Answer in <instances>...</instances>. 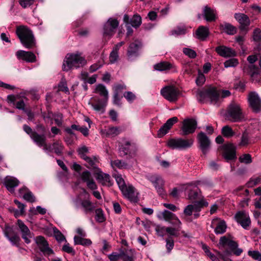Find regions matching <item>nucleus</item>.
<instances>
[{
	"instance_id": "4d7b16f0",
	"label": "nucleus",
	"mask_w": 261,
	"mask_h": 261,
	"mask_svg": "<svg viewBox=\"0 0 261 261\" xmlns=\"http://www.w3.org/2000/svg\"><path fill=\"white\" fill-rule=\"evenodd\" d=\"M253 39L256 42L261 41V30L258 29H255L253 33Z\"/></svg>"
},
{
	"instance_id": "4be33fe9",
	"label": "nucleus",
	"mask_w": 261,
	"mask_h": 261,
	"mask_svg": "<svg viewBox=\"0 0 261 261\" xmlns=\"http://www.w3.org/2000/svg\"><path fill=\"white\" fill-rule=\"evenodd\" d=\"M81 178L83 181L86 183L88 188L90 189L95 190L97 189L96 182L89 171H83L81 174Z\"/></svg>"
},
{
	"instance_id": "7ed1b4c3",
	"label": "nucleus",
	"mask_w": 261,
	"mask_h": 261,
	"mask_svg": "<svg viewBox=\"0 0 261 261\" xmlns=\"http://www.w3.org/2000/svg\"><path fill=\"white\" fill-rule=\"evenodd\" d=\"M94 92L98 93L103 98L93 97L91 98V101L89 102V105H91L95 111L103 113L109 99L108 91L103 85L99 84L96 85Z\"/></svg>"
},
{
	"instance_id": "bb28decb",
	"label": "nucleus",
	"mask_w": 261,
	"mask_h": 261,
	"mask_svg": "<svg viewBox=\"0 0 261 261\" xmlns=\"http://www.w3.org/2000/svg\"><path fill=\"white\" fill-rule=\"evenodd\" d=\"M16 56L18 59L24 60L27 62L34 63L36 61V56L31 51L19 50L16 53Z\"/></svg>"
},
{
	"instance_id": "6ab92c4d",
	"label": "nucleus",
	"mask_w": 261,
	"mask_h": 261,
	"mask_svg": "<svg viewBox=\"0 0 261 261\" xmlns=\"http://www.w3.org/2000/svg\"><path fill=\"white\" fill-rule=\"evenodd\" d=\"M207 202L201 200L199 201L195 202L193 204L188 205L184 209V213L185 215L190 216L192 215L193 211L199 212L201 207L207 206Z\"/></svg>"
},
{
	"instance_id": "49530a36",
	"label": "nucleus",
	"mask_w": 261,
	"mask_h": 261,
	"mask_svg": "<svg viewBox=\"0 0 261 261\" xmlns=\"http://www.w3.org/2000/svg\"><path fill=\"white\" fill-rule=\"evenodd\" d=\"M115 180L117 182V184L118 185V187L120 189V190L121 191L123 190L125 187H126V185H125L124 180L122 178L121 175L120 174H115L114 175Z\"/></svg>"
},
{
	"instance_id": "4c0bfd02",
	"label": "nucleus",
	"mask_w": 261,
	"mask_h": 261,
	"mask_svg": "<svg viewBox=\"0 0 261 261\" xmlns=\"http://www.w3.org/2000/svg\"><path fill=\"white\" fill-rule=\"evenodd\" d=\"M81 204L83 207L85 213L91 212L94 209L93 204L88 199L82 200Z\"/></svg>"
},
{
	"instance_id": "412c9836",
	"label": "nucleus",
	"mask_w": 261,
	"mask_h": 261,
	"mask_svg": "<svg viewBox=\"0 0 261 261\" xmlns=\"http://www.w3.org/2000/svg\"><path fill=\"white\" fill-rule=\"evenodd\" d=\"M17 224L21 233L22 239L27 244H29L31 242L30 239L33 237L32 233L28 226L21 220H18Z\"/></svg>"
},
{
	"instance_id": "37998d69",
	"label": "nucleus",
	"mask_w": 261,
	"mask_h": 261,
	"mask_svg": "<svg viewBox=\"0 0 261 261\" xmlns=\"http://www.w3.org/2000/svg\"><path fill=\"white\" fill-rule=\"evenodd\" d=\"M221 133L226 138H230L235 135V133L228 125L223 126L221 129Z\"/></svg>"
},
{
	"instance_id": "39448f33",
	"label": "nucleus",
	"mask_w": 261,
	"mask_h": 261,
	"mask_svg": "<svg viewBox=\"0 0 261 261\" xmlns=\"http://www.w3.org/2000/svg\"><path fill=\"white\" fill-rule=\"evenodd\" d=\"M87 61L81 53L68 54L63 64V70L68 71L72 68H78L85 66Z\"/></svg>"
},
{
	"instance_id": "2f4dec72",
	"label": "nucleus",
	"mask_w": 261,
	"mask_h": 261,
	"mask_svg": "<svg viewBox=\"0 0 261 261\" xmlns=\"http://www.w3.org/2000/svg\"><path fill=\"white\" fill-rule=\"evenodd\" d=\"M141 46V43L139 41H135L130 44L127 50V56L129 59L138 56V51Z\"/></svg>"
},
{
	"instance_id": "20e7f679",
	"label": "nucleus",
	"mask_w": 261,
	"mask_h": 261,
	"mask_svg": "<svg viewBox=\"0 0 261 261\" xmlns=\"http://www.w3.org/2000/svg\"><path fill=\"white\" fill-rule=\"evenodd\" d=\"M16 34L21 43L25 48H32L36 45V41L32 31L27 27L20 25L17 27Z\"/></svg>"
},
{
	"instance_id": "f257e3e1",
	"label": "nucleus",
	"mask_w": 261,
	"mask_h": 261,
	"mask_svg": "<svg viewBox=\"0 0 261 261\" xmlns=\"http://www.w3.org/2000/svg\"><path fill=\"white\" fill-rule=\"evenodd\" d=\"M226 245L229 247L230 250L226 249L223 252L215 250L219 257L212 253L210 251L208 247L206 245L203 244L202 248L205 254L212 261H220L219 258H221L223 261H232L229 258V256L231 255L232 253L236 256H239L243 252V250L238 248V243L232 240V238L230 235L221 237L218 244V247L221 250L224 249Z\"/></svg>"
},
{
	"instance_id": "393cba45",
	"label": "nucleus",
	"mask_w": 261,
	"mask_h": 261,
	"mask_svg": "<svg viewBox=\"0 0 261 261\" xmlns=\"http://www.w3.org/2000/svg\"><path fill=\"white\" fill-rule=\"evenodd\" d=\"M178 118L176 117H173L169 119L159 129L158 132V136L159 137H162L165 135L172 127L173 125L176 123Z\"/></svg>"
},
{
	"instance_id": "bf43d9fd",
	"label": "nucleus",
	"mask_w": 261,
	"mask_h": 261,
	"mask_svg": "<svg viewBox=\"0 0 261 261\" xmlns=\"http://www.w3.org/2000/svg\"><path fill=\"white\" fill-rule=\"evenodd\" d=\"M261 180V177L258 176L254 178H251L246 184L248 187H253L257 185Z\"/></svg>"
},
{
	"instance_id": "f3484780",
	"label": "nucleus",
	"mask_w": 261,
	"mask_h": 261,
	"mask_svg": "<svg viewBox=\"0 0 261 261\" xmlns=\"http://www.w3.org/2000/svg\"><path fill=\"white\" fill-rule=\"evenodd\" d=\"M121 191L124 196L130 201L137 202L138 201L139 193L133 186H126V187Z\"/></svg>"
},
{
	"instance_id": "680f3d73",
	"label": "nucleus",
	"mask_w": 261,
	"mask_h": 261,
	"mask_svg": "<svg viewBox=\"0 0 261 261\" xmlns=\"http://www.w3.org/2000/svg\"><path fill=\"white\" fill-rule=\"evenodd\" d=\"M205 81V77L204 75L201 73V72L199 70L198 76L196 80V83L197 85L201 86L202 85Z\"/></svg>"
},
{
	"instance_id": "f03ea898",
	"label": "nucleus",
	"mask_w": 261,
	"mask_h": 261,
	"mask_svg": "<svg viewBox=\"0 0 261 261\" xmlns=\"http://www.w3.org/2000/svg\"><path fill=\"white\" fill-rule=\"evenodd\" d=\"M230 95L229 91L225 90L222 91L220 95L219 92L214 87H209L197 92L196 97L201 102H210L211 104L219 106L222 99Z\"/></svg>"
},
{
	"instance_id": "f8f14e48",
	"label": "nucleus",
	"mask_w": 261,
	"mask_h": 261,
	"mask_svg": "<svg viewBox=\"0 0 261 261\" xmlns=\"http://www.w3.org/2000/svg\"><path fill=\"white\" fill-rule=\"evenodd\" d=\"M197 141L199 147L203 154H207L210 149L211 144L208 137L205 133L201 132L197 135Z\"/></svg>"
},
{
	"instance_id": "5701e85b",
	"label": "nucleus",
	"mask_w": 261,
	"mask_h": 261,
	"mask_svg": "<svg viewBox=\"0 0 261 261\" xmlns=\"http://www.w3.org/2000/svg\"><path fill=\"white\" fill-rule=\"evenodd\" d=\"M234 18L240 24V29L242 31L247 32L248 31V27L250 23L249 17L243 13H236L234 14Z\"/></svg>"
},
{
	"instance_id": "2eb2a0df",
	"label": "nucleus",
	"mask_w": 261,
	"mask_h": 261,
	"mask_svg": "<svg viewBox=\"0 0 261 261\" xmlns=\"http://www.w3.org/2000/svg\"><path fill=\"white\" fill-rule=\"evenodd\" d=\"M248 99L250 107L254 112L258 113L261 110V100L256 92H250Z\"/></svg>"
},
{
	"instance_id": "f704fd0d",
	"label": "nucleus",
	"mask_w": 261,
	"mask_h": 261,
	"mask_svg": "<svg viewBox=\"0 0 261 261\" xmlns=\"http://www.w3.org/2000/svg\"><path fill=\"white\" fill-rule=\"evenodd\" d=\"M173 68V65L168 62H161L154 65L155 70L164 71Z\"/></svg>"
},
{
	"instance_id": "4468645a",
	"label": "nucleus",
	"mask_w": 261,
	"mask_h": 261,
	"mask_svg": "<svg viewBox=\"0 0 261 261\" xmlns=\"http://www.w3.org/2000/svg\"><path fill=\"white\" fill-rule=\"evenodd\" d=\"M149 180L153 185L159 195L162 196L166 195V192L164 190L165 181L160 176L153 175L150 177Z\"/></svg>"
},
{
	"instance_id": "864d4df0",
	"label": "nucleus",
	"mask_w": 261,
	"mask_h": 261,
	"mask_svg": "<svg viewBox=\"0 0 261 261\" xmlns=\"http://www.w3.org/2000/svg\"><path fill=\"white\" fill-rule=\"evenodd\" d=\"M118 50H115L113 48L112 51L110 53L109 60L111 63H114L118 59Z\"/></svg>"
},
{
	"instance_id": "603ef678",
	"label": "nucleus",
	"mask_w": 261,
	"mask_h": 261,
	"mask_svg": "<svg viewBox=\"0 0 261 261\" xmlns=\"http://www.w3.org/2000/svg\"><path fill=\"white\" fill-rule=\"evenodd\" d=\"M111 165L113 168L116 167L120 169L126 168L127 167V164L125 162L119 160L112 162Z\"/></svg>"
},
{
	"instance_id": "0eeeda50",
	"label": "nucleus",
	"mask_w": 261,
	"mask_h": 261,
	"mask_svg": "<svg viewBox=\"0 0 261 261\" xmlns=\"http://www.w3.org/2000/svg\"><path fill=\"white\" fill-rule=\"evenodd\" d=\"M194 143L193 139H182L174 138L169 139L166 143L167 146L172 149L185 150L190 148Z\"/></svg>"
},
{
	"instance_id": "b1692460",
	"label": "nucleus",
	"mask_w": 261,
	"mask_h": 261,
	"mask_svg": "<svg viewBox=\"0 0 261 261\" xmlns=\"http://www.w3.org/2000/svg\"><path fill=\"white\" fill-rule=\"evenodd\" d=\"M178 118L176 117H173L169 119L159 129L158 132V136L159 137H162L165 135L172 127L173 125L176 123Z\"/></svg>"
},
{
	"instance_id": "de8ad7c7",
	"label": "nucleus",
	"mask_w": 261,
	"mask_h": 261,
	"mask_svg": "<svg viewBox=\"0 0 261 261\" xmlns=\"http://www.w3.org/2000/svg\"><path fill=\"white\" fill-rule=\"evenodd\" d=\"M95 220L99 223H102L105 221L103 212L101 208H97L95 210Z\"/></svg>"
},
{
	"instance_id": "423d86ee",
	"label": "nucleus",
	"mask_w": 261,
	"mask_h": 261,
	"mask_svg": "<svg viewBox=\"0 0 261 261\" xmlns=\"http://www.w3.org/2000/svg\"><path fill=\"white\" fill-rule=\"evenodd\" d=\"M225 117L227 120L236 122L244 119V115L240 105L235 102H231L228 106Z\"/></svg>"
},
{
	"instance_id": "a211bd4d",
	"label": "nucleus",
	"mask_w": 261,
	"mask_h": 261,
	"mask_svg": "<svg viewBox=\"0 0 261 261\" xmlns=\"http://www.w3.org/2000/svg\"><path fill=\"white\" fill-rule=\"evenodd\" d=\"M236 221L239 223L243 228L247 229L251 223V221L248 213L244 211H239L234 216Z\"/></svg>"
},
{
	"instance_id": "8fccbe9b",
	"label": "nucleus",
	"mask_w": 261,
	"mask_h": 261,
	"mask_svg": "<svg viewBox=\"0 0 261 261\" xmlns=\"http://www.w3.org/2000/svg\"><path fill=\"white\" fill-rule=\"evenodd\" d=\"M249 140L248 133L246 131H245L242 134L239 145L242 146H246L249 144Z\"/></svg>"
},
{
	"instance_id": "7c9ffc66",
	"label": "nucleus",
	"mask_w": 261,
	"mask_h": 261,
	"mask_svg": "<svg viewBox=\"0 0 261 261\" xmlns=\"http://www.w3.org/2000/svg\"><path fill=\"white\" fill-rule=\"evenodd\" d=\"M4 182L7 190L11 193L14 192V188L19 184L18 180L14 177H7Z\"/></svg>"
},
{
	"instance_id": "aec40b11",
	"label": "nucleus",
	"mask_w": 261,
	"mask_h": 261,
	"mask_svg": "<svg viewBox=\"0 0 261 261\" xmlns=\"http://www.w3.org/2000/svg\"><path fill=\"white\" fill-rule=\"evenodd\" d=\"M186 193L188 198L192 201L199 199L201 197L200 191L195 185H189L187 186L186 189Z\"/></svg>"
},
{
	"instance_id": "3c124183",
	"label": "nucleus",
	"mask_w": 261,
	"mask_h": 261,
	"mask_svg": "<svg viewBox=\"0 0 261 261\" xmlns=\"http://www.w3.org/2000/svg\"><path fill=\"white\" fill-rule=\"evenodd\" d=\"M239 161L241 163L246 164H250L252 162L251 156L249 154H244L239 157Z\"/></svg>"
},
{
	"instance_id": "a878e982",
	"label": "nucleus",
	"mask_w": 261,
	"mask_h": 261,
	"mask_svg": "<svg viewBox=\"0 0 261 261\" xmlns=\"http://www.w3.org/2000/svg\"><path fill=\"white\" fill-rule=\"evenodd\" d=\"M222 148L224 150L223 156L226 160H231L236 158V147L232 144H225Z\"/></svg>"
},
{
	"instance_id": "c85d7f7f",
	"label": "nucleus",
	"mask_w": 261,
	"mask_h": 261,
	"mask_svg": "<svg viewBox=\"0 0 261 261\" xmlns=\"http://www.w3.org/2000/svg\"><path fill=\"white\" fill-rule=\"evenodd\" d=\"M215 50L219 55L224 58L232 57L236 56V53L233 49L223 45L217 47Z\"/></svg>"
},
{
	"instance_id": "a19ab883",
	"label": "nucleus",
	"mask_w": 261,
	"mask_h": 261,
	"mask_svg": "<svg viewBox=\"0 0 261 261\" xmlns=\"http://www.w3.org/2000/svg\"><path fill=\"white\" fill-rule=\"evenodd\" d=\"M74 243L75 245L89 246L92 244V242L89 239H85L82 237L75 236L74 237Z\"/></svg>"
},
{
	"instance_id": "cd10ccee",
	"label": "nucleus",
	"mask_w": 261,
	"mask_h": 261,
	"mask_svg": "<svg viewBox=\"0 0 261 261\" xmlns=\"http://www.w3.org/2000/svg\"><path fill=\"white\" fill-rule=\"evenodd\" d=\"M97 172L96 173V178L98 181L103 186H111L112 185V182L111 180L110 175L102 172L99 168L97 169Z\"/></svg>"
},
{
	"instance_id": "ddd939ff",
	"label": "nucleus",
	"mask_w": 261,
	"mask_h": 261,
	"mask_svg": "<svg viewBox=\"0 0 261 261\" xmlns=\"http://www.w3.org/2000/svg\"><path fill=\"white\" fill-rule=\"evenodd\" d=\"M35 241L44 255L48 256L54 254V251L49 247L47 242L43 237L37 236L35 238Z\"/></svg>"
},
{
	"instance_id": "774afa93",
	"label": "nucleus",
	"mask_w": 261,
	"mask_h": 261,
	"mask_svg": "<svg viewBox=\"0 0 261 261\" xmlns=\"http://www.w3.org/2000/svg\"><path fill=\"white\" fill-rule=\"evenodd\" d=\"M34 2V0H19L20 5L23 8L30 7L33 4Z\"/></svg>"
},
{
	"instance_id": "5fc2aeb1",
	"label": "nucleus",
	"mask_w": 261,
	"mask_h": 261,
	"mask_svg": "<svg viewBox=\"0 0 261 261\" xmlns=\"http://www.w3.org/2000/svg\"><path fill=\"white\" fill-rule=\"evenodd\" d=\"M248 254L254 259L261 261V253L258 251L249 250L248 252Z\"/></svg>"
},
{
	"instance_id": "09e8293b",
	"label": "nucleus",
	"mask_w": 261,
	"mask_h": 261,
	"mask_svg": "<svg viewBox=\"0 0 261 261\" xmlns=\"http://www.w3.org/2000/svg\"><path fill=\"white\" fill-rule=\"evenodd\" d=\"M239 64L238 60L236 58H231L226 60L224 63V65L225 68L234 67Z\"/></svg>"
},
{
	"instance_id": "dca6fc26",
	"label": "nucleus",
	"mask_w": 261,
	"mask_h": 261,
	"mask_svg": "<svg viewBox=\"0 0 261 261\" xmlns=\"http://www.w3.org/2000/svg\"><path fill=\"white\" fill-rule=\"evenodd\" d=\"M197 122L194 119H187L184 120L181 127L182 135H188L193 133L196 128Z\"/></svg>"
},
{
	"instance_id": "58836bf2",
	"label": "nucleus",
	"mask_w": 261,
	"mask_h": 261,
	"mask_svg": "<svg viewBox=\"0 0 261 261\" xmlns=\"http://www.w3.org/2000/svg\"><path fill=\"white\" fill-rule=\"evenodd\" d=\"M88 164L87 166L89 168L98 169L97 167V164L98 163V158L96 156L89 157L87 156L85 159H83Z\"/></svg>"
},
{
	"instance_id": "6e6d98bb",
	"label": "nucleus",
	"mask_w": 261,
	"mask_h": 261,
	"mask_svg": "<svg viewBox=\"0 0 261 261\" xmlns=\"http://www.w3.org/2000/svg\"><path fill=\"white\" fill-rule=\"evenodd\" d=\"M183 53L191 59L196 58L197 56L196 53L194 50L189 48H184Z\"/></svg>"
},
{
	"instance_id": "e433bc0d",
	"label": "nucleus",
	"mask_w": 261,
	"mask_h": 261,
	"mask_svg": "<svg viewBox=\"0 0 261 261\" xmlns=\"http://www.w3.org/2000/svg\"><path fill=\"white\" fill-rule=\"evenodd\" d=\"M221 27L228 35H232L237 33V28L229 23L224 22L221 25Z\"/></svg>"
},
{
	"instance_id": "c03bdc74",
	"label": "nucleus",
	"mask_w": 261,
	"mask_h": 261,
	"mask_svg": "<svg viewBox=\"0 0 261 261\" xmlns=\"http://www.w3.org/2000/svg\"><path fill=\"white\" fill-rule=\"evenodd\" d=\"M175 227H166V233L168 234L170 237H178V231L180 228L181 225L179 227L178 226H174Z\"/></svg>"
},
{
	"instance_id": "473e14b6",
	"label": "nucleus",
	"mask_w": 261,
	"mask_h": 261,
	"mask_svg": "<svg viewBox=\"0 0 261 261\" xmlns=\"http://www.w3.org/2000/svg\"><path fill=\"white\" fill-rule=\"evenodd\" d=\"M203 15L207 21H214L217 18L216 11L207 6L203 8Z\"/></svg>"
},
{
	"instance_id": "a18cd8bd",
	"label": "nucleus",
	"mask_w": 261,
	"mask_h": 261,
	"mask_svg": "<svg viewBox=\"0 0 261 261\" xmlns=\"http://www.w3.org/2000/svg\"><path fill=\"white\" fill-rule=\"evenodd\" d=\"M142 19L140 15H134L130 20V24L134 28H138L141 24Z\"/></svg>"
},
{
	"instance_id": "c9c22d12",
	"label": "nucleus",
	"mask_w": 261,
	"mask_h": 261,
	"mask_svg": "<svg viewBox=\"0 0 261 261\" xmlns=\"http://www.w3.org/2000/svg\"><path fill=\"white\" fill-rule=\"evenodd\" d=\"M227 226L224 220H219L215 228V233L217 234L224 233L226 230Z\"/></svg>"
},
{
	"instance_id": "6e6552de",
	"label": "nucleus",
	"mask_w": 261,
	"mask_h": 261,
	"mask_svg": "<svg viewBox=\"0 0 261 261\" xmlns=\"http://www.w3.org/2000/svg\"><path fill=\"white\" fill-rule=\"evenodd\" d=\"M24 131L30 135L31 139L39 147H44L45 149H49L46 146V137L44 134H39L37 132L33 131L32 129L28 125L24 124L23 126Z\"/></svg>"
},
{
	"instance_id": "13d9d810",
	"label": "nucleus",
	"mask_w": 261,
	"mask_h": 261,
	"mask_svg": "<svg viewBox=\"0 0 261 261\" xmlns=\"http://www.w3.org/2000/svg\"><path fill=\"white\" fill-rule=\"evenodd\" d=\"M123 96L130 103L133 102L136 98L135 94L130 91L125 92L123 93Z\"/></svg>"
},
{
	"instance_id": "0e129e2a",
	"label": "nucleus",
	"mask_w": 261,
	"mask_h": 261,
	"mask_svg": "<svg viewBox=\"0 0 261 261\" xmlns=\"http://www.w3.org/2000/svg\"><path fill=\"white\" fill-rule=\"evenodd\" d=\"M251 69L250 72V76L252 79V81H257L256 77L258 74V69L256 67H255L254 65H251L250 67Z\"/></svg>"
},
{
	"instance_id": "72a5a7b5",
	"label": "nucleus",
	"mask_w": 261,
	"mask_h": 261,
	"mask_svg": "<svg viewBox=\"0 0 261 261\" xmlns=\"http://www.w3.org/2000/svg\"><path fill=\"white\" fill-rule=\"evenodd\" d=\"M196 34L198 39L204 40L208 35V28L206 27L200 26L196 31Z\"/></svg>"
},
{
	"instance_id": "052dcab7",
	"label": "nucleus",
	"mask_w": 261,
	"mask_h": 261,
	"mask_svg": "<svg viewBox=\"0 0 261 261\" xmlns=\"http://www.w3.org/2000/svg\"><path fill=\"white\" fill-rule=\"evenodd\" d=\"M186 32V29L184 27H178L171 31L172 35H184Z\"/></svg>"
},
{
	"instance_id": "1a4fd4ad",
	"label": "nucleus",
	"mask_w": 261,
	"mask_h": 261,
	"mask_svg": "<svg viewBox=\"0 0 261 261\" xmlns=\"http://www.w3.org/2000/svg\"><path fill=\"white\" fill-rule=\"evenodd\" d=\"M161 95L170 102L176 101L179 95V91L176 87L172 86H166L161 90Z\"/></svg>"
},
{
	"instance_id": "9d476101",
	"label": "nucleus",
	"mask_w": 261,
	"mask_h": 261,
	"mask_svg": "<svg viewBox=\"0 0 261 261\" xmlns=\"http://www.w3.org/2000/svg\"><path fill=\"white\" fill-rule=\"evenodd\" d=\"M157 217L160 220L169 222L174 226H178L179 227L180 225H181V221L176 215L169 211L164 210L162 212H159Z\"/></svg>"
},
{
	"instance_id": "9b49d317",
	"label": "nucleus",
	"mask_w": 261,
	"mask_h": 261,
	"mask_svg": "<svg viewBox=\"0 0 261 261\" xmlns=\"http://www.w3.org/2000/svg\"><path fill=\"white\" fill-rule=\"evenodd\" d=\"M119 24L116 19L110 18L103 25V36L111 37L114 35Z\"/></svg>"
},
{
	"instance_id": "69168bd1",
	"label": "nucleus",
	"mask_w": 261,
	"mask_h": 261,
	"mask_svg": "<svg viewBox=\"0 0 261 261\" xmlns=\"http://www.w3.org/2000/svg\"><path fill=\"white\" fill-rule=\"evenodd\" d=\"M89 151L88 148L85 146H83L80 148H79L77 150V152L80 155L81 158L85 159L87 156L86 153H87Z\"/></svg>"
},
{
	"instance_id": "ea45409f",
	"label": "nucleus",
	"mask_w": 261,
	"mask_h": 261,
	"mask_svg": "<svg viewBox=\"0 0 261 261\" xmlns=\"http://www.w3.org/2000/svg\"><path fill=\"white\" fill-rule=\"evenodd\" d=\"M5 235L13 245H17L20 240V238L17 234L11 236L10 232L8 229L5 231Z\"/></svg>"
},
{
	"instance_id": "79ce46f5",
	"label": "nucleus",
	"mask_w": 261,
	"mask_h": 261,
	"mask_svg": "<svg viewBox=\"0 0 261 261\" xmlns=\"http://www.w3.org/2000/svg\"><path fill=\"white\" fill-rule=\"evenodd\" d=\"M121 132L119 127H109L106 130V135L108 137H113L118 135Z\"/></svg>"
},
{
	"instance_id": "c756f323",
	"label": "nucleus",
	"mask_w": 261,
	"mask_h": 261,
	"mask_svg": "<svg viewBox=\"0 0 261 261\" xmlns=\"http://www.w3.org/2000/svg\"><path fill=\"white\" fill-rule=\"evenodd\" d=\"M46 146L47 148H49V149L46 150L44 149V147H43L44 151L51 152L54 150V152L58 155H61L62 154L64 149V146L62 143L59 141H56L52 144H49L48 145L46 143Z\"/></svg>"
},
{
	"instance_id": "338daca9",
	"label": "nucleus",
	"mask_w": 261,
	"mask_h": 261,
	"mask_svg": "<svg viewBox=\"0 0 261 261\" xmlns=\"http://www.w3.org/2000/svg\"><path fill=\"white\" fill-rule=\"evenodd\" d=\"M62 250L66 253H70L72 255L75 254V251L72 247H71L68 243H66L62 247Z\"/></svg>"
},
{
	"instance_id": "e2e57ef3",
	"label": "nucleus",
	"mask_w": 261,
	"mask_h": 261,
	"mask_svg": "<svg viewBox=\"0 0 261 261\" xmlns=\"http://www.w3.org/2000/svg\"><path fill=\"white\" fill-rule=\"evenodd\" d=\"M23 198L24 200L30 202H34L35 201V198L33 195V193L28 191L25 193L23 196Z\"/></svg>"
}]
</instances>
